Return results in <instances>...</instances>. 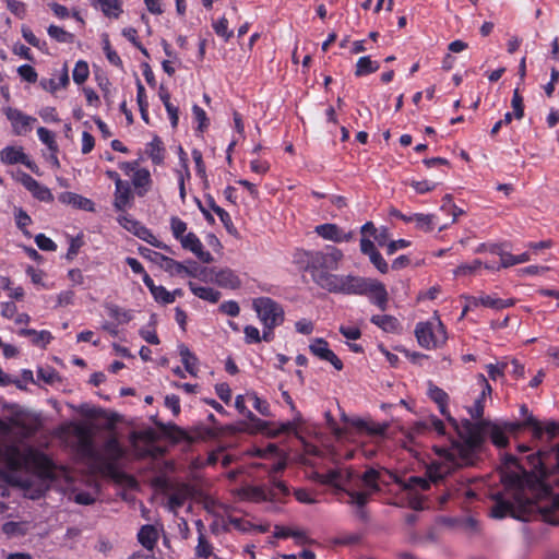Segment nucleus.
I'll use <instances>...</instances> for the list:
<instances>
[{
    "label": "nucleus",
    "mask_w": 559,
    "mask_h": 559,
    "mask_svg": "<svg viewBox=\"0 0 559 559\" xmlns=\"http://www.w3.org/2000/svg\"><path fill=\"white\" fill-rule=\"evenodd\" d=\"M504 492L497 493L491 516L510 515L521 521L540 516L544 522L559 525V498H543L547 490L537 475L526 471L522 459L506 454L501 466Z\"/></svg>",
    "instance_id": "1"
},
{
    "label": "nucleus",
    "mask_w": 559,
    "mask_h": 559,
    "mask_svg": "<svg viewBox=\"0 0 559 559\" xmlns=\"http://www.w3.org/2000/svg\"><path fill=\"white\" fill-rule=\"evenodd\" d=\"M451 423L455 427L462 442L453 443L451 449H441L439 454L444 457V462H432L427 474L429 480L421 477H411L408 487L411 490H427L430 483H438L448 475L454 466L472 465L474 462L475 450L481 445L486 436L498 448H504L509 440L504 429L500 426L488 423H472L468 419L462 420L460 425L452 418Z\"/></svg>",
    "instance_id": "2"
},
{
    "label": "nucleus",
    "mask_w": 559,
    "mask_h": 559,
    "mask_svg": "<svg viewBox=\"0 0 559 559\" xmlns=\"http://www.w3.org/2000/svg\"><path fill=\"white\" fill-rule=\"evenodd\" d=\"M300 255L312 280L321 288L336 294L366 295L379 308L384 309V287L373 278L353 274H333L343 259V252L332 246L320 251H302Z\"/></svg>",
    "instance_id": "3"
},
{
    "label": "nucleus",
    "mask_w": 559,
    "mask_h": 559,
    "mask_svg": "<svg viewBox=\"0 0 559 559\" xmlns=\"http://www.w3.org/2000/svg\"><path fill=\"white\" fill-rule=\"evenodd\" d=\"M379 476L380 473L374 468H369L362 476H358L350 468L338 467L325 474L316 473L313 479L342 489L349 497L347 502L361 509L368 496L379 490L377 483Z\"/></svg>",
    "instance_id": "4"
},
{
    "label": "nucleus",
    "mask_w": 559,
    "mask_h": 559,
    "mask_svg": "<svg viewBox=\"0 0 559 559\" xmlns=\"http://www.w3.org/2000/svg\"><path fill=\"white\" fill-rule=\"evenodd\" d=\"M524 460L540 478L552 477L554 481L559 484V442L549 449L538 450Z\"/></svg>",
    "instance_id": "5"
},
{
    "label": "nucleus",
    "mask_w": 559,
    "mask_h": 559,
    "mask_svg": "<svg viewBox=\"0 0 559 559\" xmlns=\"http://www.w3.org/2000/svg\"><path fill=\"white\" fill-rule=\"evenodd\" d=\"M415 334L419 345L427 349L442 346L448 338L445 328L438 317L431 321L419 322L416 325Z\"/></svg>",
    "instance_id": "6"
},
{
    "label": "nucleus",
    "mask_w": 559,
    "mask_h": 559,
    "mask_svg": "<svg viewBox=\"0 0 559 559\" xmlns=\"http://www.w3.org/2000/svg\"><path fill=\"white\" fill-rule=\"evenodd\" d=\"M253 308L259 319L267 330H273L284 320L281 306L269 297H260L253 300Z\"/></svg>",
    "instance_id": "7"
},
{
    "label": "nucleus",
    "mask_w": 559,
    "mask_h": 559,
    "mask_svg": "<svg viewBox=\"0 0 559 559\" xmlns=\"http://www.w3.org/2000/svg\"><path fill=\"white\" fill-rule=\"evenodd\" d=\"M28 459L16 445L0 444V463L4 464L10 471L21 469Z\"/></svg>",
    "instance_id": "8"
},
{
    "label": "nucleus",
    "mask_w": 559,
    "mask_h": 559,
    "mask_svg": "<svg viewBox=\"0 0 559 559\" xmlns=\"http://www.w3.org/2000/svg\"><path fill=\"white\" fill-rule=\"evenodd\" d=\"M524 425L532 429L533 437L538 440L543 439L544 435L547 436L548 440H552L559 435V427L555 420L542 423L533 415H527Z\"/></svg>",
    "instance_id": "9"
},
{
    "label": "nucleus",
    "mask_w": 559,
    "mask_h": 559,
    "mask_svg": "<svg viewBox=\"0 0 559 559\" xmlns=\"http://www.w3.org/2000/svg\"><path fill=\"white\" fill-rule=\"evenodd\" d=\"M310 352L318 358L329 361L336 370L343 369L341 359L329 348V344L323 338H316L309 345Z\"/></svg>",
    "instance_id": "10"
},
{
    "label": "nucleus",
    "mask_w": 559,
    "mask_h": 559,
    "mask_svg": "<svg viewBox=\"0 0 559 559\" xmlns=\"http://www.w3.org/2000/svg\"><path fill=\"white\" fill-rule=\"evenodd\" d=\"M193 495L194 489L188 484L174 486L168 498L169 510L177 513V510L182 507L188 499L192 498Z\"/></svg>",
    "instance_id": "11"
},
{
    "label": "nucleus",
    "mask_w": 559,
    "mask_h": 559,
    "mask_svg": "<svg viewBox=\"0 0 559 559\" xmlns=\"http://www.w3.org/2000/svg\"><path fill=\"white\" fill-rule=\"evenodd\" d=\"M314 230L320 237L334 242L349 241L354 237L353 231L345 233L335 224L318 225Z\"/></svg>",
    "instance_id": "12"
},
{
    "label": "nucleus",
    "mask_w": 559,
    "mask_h": 559,
    "mask_svg": "<svg viewBox=\"0 0 559 559\" xmlns=\"http://www.w3.org/2000/svg\"><path fill=\"white\" fill-rule=\"evenodd\" d=\"M20 181L33 194V197L39 201H52L53 198L50 190L47 187L40 185L28 174L22 173L20 176Z\"/></svg>",
    "instance_id": "13"
},
{
    "label": "nucleus",
    "mask_w": 559,
    "mask_h": 559,
    "mask_svg": "<svg viewBox=\"0 0 559 559\" xmlns=\"http://www.w3.org/2000/svg\"><path fill=\"white\" fill-rule=\"evenodd\" d=\"M105 461L109 466L115 465L124 455V449L115 436H110L103 447Z\"/></svg>",
    "instance_id": "14"
},
{
    "label": "nucleus",
    "mask_w": 559,
    "mask_h": 559,
    "mask_svg": "<svg viewBox=\"0 0 559 559\" xmlns=\"http://www.w3.org/2000/svg\"><path fill=\"white\" fill-rule=\"evenodd\" d=\"M490 252L498 254L500 257V259H501L500 266H502V267H510L515 264L527 262L531 259L530 254L526 252L519 254V255H513L509 252H504L501 249V245H499V243H492L490 246Z\"/></svg>",
    "instance_id": "15"
},
{
    "label": "nucleus",
    "mask_w": 559,
    "mask_h": 559,
    "mask_svg": "<svg viewBox=\"0 0 559 559\" xmlns=\"http://www.w3.org/2000/svg\"><path fill=\"white\" fill-rule=\"evenodd\" d=\"M58 200L63 203L71 205L75 209H81L84 211H94V203L80 194L73 192H62L59 194Z\"/></svg>",
    "instance_id": "16"
},
{
    "label": "nucleus",
    "mask_w": 559,
    "mask_h": 559,
    "mask_svg": "<svg viewBox=\"0 0 559 559\" xmlns=\"http://www.w3.org/2000/svg\"><path fill=\"white\" fill-rule=\"evenodd\" d=\"M211 283H215L222 287L235 289L240 286L238 276L229 269L216 270Z\"/></svg>",
    "instance_id": "17"
},
{
    "label": "nucleus",
    "mask_w": 559,
    "mask_h": 559,
    "mask_svg": "<svg viewBox=\"0 0 559 559\" xmlns=\"http://www.w3.org/2000/svg\"><path fill=\"white\" fill-rule=\"evenodd\" d=\"M235 407L238 409L239 413H241L250 423L251 428L257 431H263L267 423L259 419L254 414H252L245 404V396L243 395H237L235 400Z\"/></svg>",
    "instance_id": "18"
},
{
    "label": "nucleus",
    "mask_w": 559,
    "mask_h": 559,
    "mask_svg": "<svg viewBox=\"0 0 559 559\" xmlns=\"http://www.w3.org/2000/svg\"><path fill=\"white\" fill-rule=\"evenodd\" d=\"M373 238L368 237H361L360 239V251L364 254L369 255V259L371 263L380 271L384 272L383 264H382V257L379 251H377Z\"/></svg>",
    "instance_id": "19"
},
{
    "label": "nucleus",
    "mask_w": 559,
    "mask_h": 559,
    "mask_svg": "<svg viewBox=\"0 0 559 559\" xmlns=\"http://www.w3.org/2000/svg\"><path fill=\"white\" fill-rule=\"evenodd\" d=\"M471 304L474 305V307L481 305L492 309H503L513 306L514 299H500L485 295L479 297H471Z\"/></svg>",
    "instance_id": "20"
},
{
    "label": "nucleus",
    "mask_w": 559,
    "mask_h": 559,
    "mask_svg": "<svg viewBox=\"0 0 559 559\" xmlns=\"http://www.w3.org/2000/svg\"><path fill=\"white\" fill-rule=\"evenodd\" d=\"M401 219L404 222H414L417 229L423 231H430L433 228L435 215L417 213L414 215H401Z\"/></svg>",
    "instance_id": "21"
},
{
    "label": "nucleus",
    "mask_w": 559,
    "mask_h": 559,
    "mask_svg": "<svg viewBox=\"0 0 559 559\" xmlns=\"http://www.w3.org/2000/svg\"><path fill=\"white\" fill-rule=\"evenodd\" d=\"M132 200V191L129 183L126 181L120 186L116 187L114 206L118 211H123L130 205Z\"/></svg>",
    "instance_id": "22"
},
{
    "label": "nucleus",
    "mask_w": 559,
    "mask_h": 559,
    "mask_svg": "<svg viewBox=\"0 0 559 559\" xmlns=\"http://www.w3.org/2000/svg\"><path fill=\"white\" fill-rule=\"evenodd\" d=\"M138 539L143 547L152 550L158 539L157 530L153 525H144L138 534Z\"/></svg>",
    "instance_id": "23"
},
{
    "label": "nucleus",
    "mask_w": 559,
    "mask_h": 559,
    "mask_svg": "<svg viewBox=\"0 0 559 559\" xmlns=\"http://www.w3.org/2000/svg\"><path fill=\"white\" fill-rule=\"evenodd\" d=\"M69 84V74L68 69L64 67L58 78V81L56 79H43L40 81L41 87L50 93H55L58 88H64Z\"/></svg>",
    "instance_id": "24"
},
{
    "label": "nucleus",
    "mask_w": 559,
    "mask_h": 559,
    "mask_svg": "<svg viewBox=\"0 0 559 559\" xmlns=\"http://www.w3.org/2000/svg\"><path fill=\"white\" fill-rule=\"evenodd\" d=\"M270 483L272 488L269 490L271 501H282V498L289 496L290 491L288 486L276 478L273 474H270Z\"/></svg>",
    "instance_id": "25"
},
{
    "label": "nucleus",
    "mask_w": 559,
    "mask_h": 559,
    "mask_svg": "<svg viewBox=\"0 0 559 559\" xmlns=\"http://www.w3.org/2000/svg\"><path fill=\"white\" fill-rule=\"evenodd\" d=\"M189 287L195 296L215 304L221 298V293L211 287L198 286L192 282L189 283Z\"/></svg>",
    "instance_id": "26"
},
{
    "label": "nucleus",
    "mask_w": 559,
    "mask_h": 559,
    "mask_svg": "<svg viewBox=\"0 0 559 559\" xmlns=\"http://www.w3.org/2000/svg\"><path fill=\"white\" fill-rule=\"evenodd\" d=\"M24 156L21 147L7 146L0 152L1 162L8 165L21 163Z\"/></svg>",
    "instance_id": "27"
},
{
    "label": "nucleus",
    "mask_w": 559,
    "mask_h": 559,
    "mask_svg": "<svg viewBox=\"0 0 559 559\" xmlns=\"http://www.w3.org/2000/svg\"><path fill=\"white\" fill-rule=\"evenodd\" d=\"M179 354L181 356V361L185 365L186 370L191 376L195 377L197 376L195 366H197V362H198V358L183 344L179 345Z\"/></svg>",
    "instance_id": "28"
},
{
    "label": "nucleus",
    "mask_w": 559,
    "mask_h": 559,
    "mask_svg": "<svg viewBox=\"0 0 559 559\" xmlns=\"http://www.w3.org/2000/svg\"><path fill=\"white\" fill-rule=\"evenodd\" d=\"M380 69V63L370 59V57H361L356 64L355 74L357 76L367 75Z\"/></svg>",
    "instance_id": "29"
},
{
    "label": "nucleus",
    "mask_w": 559,
    "mask_h": 559,
    "mask_svg": "<svg viewBox=\"0 0 559 559\" xmlns=\"http://www.w3.org/2000/svg\"><path fill=\"white\" fill-rule=\"evenodd\" d=\"M76 432H78V436L80 439V447H81L82 452L84 454L93 457L95 455V449L93 445V440H92L91 433L82 427H78Z\"/></svg>",
    "instance_id": "30"
},
{
    "label": "nucleus",
    "mask_w": 559,
    "mask_h": 559,
    "mask_svg": "<svg viewBox=\"0 0 559 559\" xmlns=\"http://www.w3.org/2000/svg\"><path fill=\"white\" fill-rule=\"evenodd\" d=\"M122 0H99V5L103 13L108 17H118L122 12L121 10Z\"/></svg>",
    "instance_id": "31"
},
{
    "label": "nucleus",
    "mask_w": 559,
    "mask_h": 559,
    "mask_svg": "<svg viewBox=\"0 0 559 559\" xmlns=\"http://www.w3.org/2000/svg\"><path fill=\"white\" fill-rule=\"evenodd\" d=\"M274 536L277 538L294 537L297 543L302 544L308 539L302 531L292 530L285 526H275Z\"/></svg>",
    "instance_id": "32"
},
{
    "label": "nucleus",
    "mask_w": 559,
    "mask_h": 559,
    "mask_svg": "<svg viewBox=\"0 0 559 559\" xmlns=\"http://www.w3.org/2000/svg\"><path fill=\"white\" fill-rule=\"evenodd\" d=\"M350 425L356 427L358 430L367 431L370 435H382L384 431V426L376 425L371 421L359 418L350 420Z\"/></svg>",
    "instance_id": "33"
},
{
    "label": "nucleus",
    "mask_w": 559,
    "mask_h": 559,
    "mask_svg": "<svg viewBox=\"0 0 559 559\" xmlns=\"http://www.w3.org/2000/svg\"><path fill=\"white\" fill-rule=\"evenodd\" d=\"M19 333L22 336L32 337V342L35 345H40V344L46 345L47 343H49V341L51 338L50 333L47 331L37 332L36 330H32V329H22V330H20Z\"/></svg>",
    "instance_id": "34"
},
{
    "label": "nucleus",
    "mask_w": 559,
    "mask_h": 559,
    "mask_svg": "<svg viewBox=\"0 0 559 559\" xmlns=\"http://www.w3.org/2000/svg\"><path fill=\"white\" fill-rule=\"evenodd\" d=\"M29 456H32L34 463L38 466V468L40 469L41 474L46 477H52V463L51 461L43 455V454H38V453H29Z\"/></svg>",
    "instance_id": "35"
},
{
    "label": "nucleus",
    "mask_w": 559,
    "mask_h": 559,
    "mask_svg": "<svg viewBox=\"0 0 559 559\" xmlns=\"http://www.w3.org/2000/svg\"><path fill=\"white\" fill-rule=\"evenodd\" d=\"M48 34L51 38L58 43L71 44L74 40V35L67 32L62 27L50 25L48 27Z\"/></svg>",
    "instance_id": "36"
},
{
    "label": "nucleus",
    "mask_w": 559,
    "mask_h": 559,
    "mask_svg": "<svg viewBox=\"0 0 559 559\" xmlns=\"http://www.w3.org/2000/svg\"><path fill=\"white\" fill-rule=\"evenodd\" d=\"M159 267L170 275L181 274L183 270H186V265L164 255L163 261L159 264Z\"/></svg>",
    "instance_id": "37"
},
{
    "label": "nucleus",
    "mask_w": 559,
    "mask_h": 559,
    "mask_svg": "<svg viewBox=\"0 0 559 559\" xmlns=\"http://www.w3.org/2000/svg\"><path fill=\"white\" fill-rule=\"evenodd\" d=\"M13 427H21L24 430V435L28 436L32 435L35 431V427L23 425L19 418H14L11 420V423H5L3 420H0V431L3 433H10Z\"/></svg>",
    "instance_id": "38"
},
{
    "label": "nucleus",
    "mask_w": 559,
    "mask_h": 559,
    "mask_svg": "<svg viewBox=\"0 0 559 559\" xmlns=\"http://www.w3.org/2000/svg\"><path fill=\"white\" fill-rule=\"evenodd\" d=\"M136 90H138L136 100H138V105L140 108L141 117L145 122H148V115H147L148 104L146 102L145 88L139 80L136 82Z\"/></svg>",
    "instance_id": "39"
},
{
    "label": "nucleus",
    "mask_w": 559,
    "mask_h": 559,
    "mask_svg": "<svg viewBox=\"0 0 559 559\" xmlns=\"http://www.w3.org/2000/svg\"><path fill=\"white\" fill-rule=\"evenodd\" d=\"M243 497L252 501L270 500L269 490L263 487H249L245 489Z\"/></svg>",
    "instance_id": "40"
},
{
    "label": "nucleus",
    "mask_w": 559,
    "mask_h": 559,
    "mask_svg": "<svg viewBox=\"0 0 559 559\" xmlns=\"http://www.w3.org/2000/svg\"><path fill=\"white\" fill-rule=\"evenodd\" d=\"M7 115L8 118L13 122V124H20L23 128H27L31 124V122L35 121L34 118L25 116L16 109H9Z\"/></svg>",
    "instance_id": "41"
},
{
    "label": "nucleus",
    "mask_w": 559,
    "mask_h": 559,
    "mask_svg": "<svg viewBox=\"0 0 559 559\" xmlns=\"http://www.w3.org/2000/svg\"><path fill=\"white\" fill-rule=\"evenodd\" d=\"M108 314L116 319L118 323H127L131 320L132 316L129 311L121 309L116 305H108L106 307Z\"/></svg>",
    "instance_id": "42"
},
{
    "label": "nucleus",
    "mask_w": 559,
    "mask_h": 559,
    "mask_svg": "<svg viewBox=\"0 0 559 559\" xmlns=\"http://www.w3.org/2000/svg\"><path fill=\"white\" fill-rule=\"evenodd\" d=\"M135 236L156 248H164V243L157 240V238L151 233V230L147 229L142 224L138 228Z\"/></svg>",
    "instance_id": "43"
},
{
    "label": "nucleus",
    "mask_w": 559,
    "mask_h": 559,
    "mask_svg": "<svg viewBox=\"0 0 559 559\" xmlns=\"http://www.w3.org/2000/svg\"><path fill=\"white\" fill-rule=\"evenodd\" d=\"M182 248L195 253L203 245L193 233H188L181 240H179Z\"/></svg>",
    "instance_id": "44"
},
{
    "label": "nucleus",
    "mask_w": 559,
    "mask_h": 559,
    "mask_svg": "<svg viewBox=\"0 0 559 559\" xmlns=\"http://www.w3.org/2000/svg\"><path fill=\"white\" fill-rule=\"evenodd\" d=\"M215 33L221 36L225 41H228L233 37V31L228 29V21L226 17H222L213 23Z\"/></svg>",
    "instance_id": "45"
},
{
    "label": "nucleus",
    "mask_w": 559,
    "mask_h": 559,
    "mask_svg": "<svg viewBox=\"0 0 559 559\" xmlns=\"http://www.w3.org/2000/svg\"><path fill=\"white\" fill-rule=\"evenodd\" d=\"M481 266H483V263L480 260H474L472 263H464V264L459 265L453 271V273L455 276H465V275L473 274Z\"/></svg>",
    "instance_id": "46"
},
{
    "label": "nucleus",
    "mask_w": 559,
    "mask_h": 559,
    "mask_svg": "<svg viewBox=\"0 0 559 559\" xmlns=\"http://www.w3.org/2000/svg\"><path fill=\"white\" fill-rule=\"evenodd\" d=\"M90 73L88 66L85 61H78L73 69V80L76 84L85 82Z\"/></svg>",
    "instance_id": "47"
},
{
    "label": "nucleus",
    "mask_w": 559,
    "mask_h": 559,
    "mask_svg": "<svg viewBox=\"0 0 559 559\" xmlns=\"http://www.w3.org/2000/svg\"><path fill=\"white\" fill-rule=\"evenodd\" d=\"M511 106L513 108L514 117L519 120L522 119L524 116V105L523 97L521 96L518 87L513 91Z\"/></svg>",
    "instance_id": "48"
},
{
    "label": "nucleus",
    "mask_w": 559,
    "mask_h": 559,
    "mask_svg": "<svg viewBox=\"0 0 559 559\" xmlns=\"http://www.w3.org/2000/svg\"><path fill=\"white\" fill-rule=\"evenodd\" d=\"M195 554L198 557L209 558L212 555V545L207 542L204 534H200L198 537V545L195 547Z\"/></svg>",
    "instance_id": "49"
},
{
    "label": "nucleus",
    "mask_w": 559,
    "mask_h": 559,
    "mask_svg": "<svg viewBox=\"0 0 559 559\" xmlns=\"http://www.w3.org/2000/svg\"><path fill=\"white\" fill-rule=\"evenodd\" d=\"M37 134L39 140L45 143L51 152H57V143L52 132L44 127H40L37 129Z\"/></svg>",
    "instance_id": "50"
},
{
    "label": "nucleus",
    "mask_w": 559,
    "mask_h": 559,
    "mask_svg": "<svg viewBox=\"0 0 559 559\" xmlns=\"http://www.w3.org/2000/svg\"><path fill=\"white\" fill-rule=\"evenodd\" d=\"M156 436L155 432L151 429L143 430V431H133L130 435V442L135 448L138 441L143 440L145 442H153L155 440Z\"/></svg>",
    "instance_id": "51"
},
{
    "label": "nucleus",
    "mask_w": 559,
    "mask_h": 559,
    "mask_svg": "<svg viewBox=\"0 0 559 559\" xmlns=\"http://www.w3.org/2000/svg\"><path fill=\"white\" fill-rule=\"evenodd\" d=\"M428 394H429L430 399L432 401H435L443 411V406L448 399L447 393L442 389L430 383Z\"/></svg>",
    "instance_id": "52"
},
{
    "label": "nucleus",
    "mask_w": 559,
    "mask_h": 559,
    "mask_svg": "<svg viewBox=\"0 0 559 559\" xmlns=\"http://www.w3.org/2000/svg\"><path fill=\"white\" fill-rule=\"evenodd\" d=\"M170 228L176 239L181 240L186 236L187 224L179 217L174 216L170 218Z\"/></svg>",
    "instance_id": "53"
},
{
    "label": "nucleus",
    "mask_w": 559,
    "mask_h": 559,
    "mask_svg": "<svg viewBox=\"0 0 559 559\" xmlns=\"http://www.w3.org/2000/svg\"><path fill=\"white\" fill-rule=\"evenodd\" d=\"M150 181H151V176H150L148 170H146V169H138V170L134 171L133 185L136 188L146 187V186H148Z\"/></svg>",
    "instance_id": "54"
},
{
    "label": "nucleus",
    "mask_w": 559,
    "mask_h": 559,
    "mask_svg": "<svg viewBox=\"0 0 559 559\" xmlns=\"http://www.w3.org/2000/svg\"><path fill=\"white\" fill-rule=\"evenodd\" d=\"M429 431L428 418L426 420L416 421L409 429L408 437L414 440L416 437Z\"/></svg>",
    "instance_id": "55"
},
{
    "label": "nucleus",
    "mask_w": 559,
    "mask_h": 559,
    "mask_svg": "<svg viewBox=\"0 0 559 559\" xmlns=\"http://www.w3.org/2000/svg\"><path fill=\"white\" fill-rule=\"evenodd\" d=\"M103 43H104V50H105L106 57L109 60V62L115 64V66H120L121 64V59L118 56V53L115 50L111 49L110 43H109V39H108L107 35L103 36Z\"/></svg>",
    "instance_id": "56"
},
{
    "label": "nucleus",
    "mask_w": 559,
    "mask_h": 559,
    "mask_svg": "<svg viewBox=\"0 0 559 559\" xmlns=\"http://www.w3.org/2000/svg\"><path fill=\"white\" fill-rule=\"evenodd\" d=\"M192 111H193L195 120L199 122L198 129L201 132H203L209 127V118L206 116V112L198 105H194L192 107Z\"/></svg>",
    "instance_id": "57"
},
{
    "label": "nucleus",
    "mask_w": 559,
    "mask_h": 559,
    "mask_svg": "<svg viewBox=\"0 0 559 559\" xmlns=\"http://www.w3.org/2000/svg\"><path fill=\"white\" fill-rule=\"evenodd\" d=\"M154 298L163 304H171L174 302V294H170L164 286H158V288H154L153 290Z\"/></svg>",
    "instance_id": "58"
},
{
    "label": "nucleus",
    "mask_w": 559,
    "mask_h": 559,
    "mask_svg": "<svg viewBox=\"0 0 559 559\" xmlns=\"http://www.w3.org/2000/svg\"><path fill=\"white\" fill-rule=\"evenodd\" d=\"M37 377L49 384L59 380L58 373L51 368H39L37 370Z\"/></svg>",
    "instance_id": "59"
},
{
    "label": "nucleus",
    "mask_w": 559,
    "mask_h": 559,
    "mask_svg": "<svg viewBox=\"0 0 559 559\" xmlns=\"http://www.w3.org/2000/svg\"><path fill=\"white\" fill-rule=\"evenodd\" d=\"M118 222L120 223V225L123 228H126L127 230H129L130 233H132L134 235L141 225L140 222H138V221L133 219L132 217L124 215V214H122L118 217Z\"/></svg>",
    "instance_id": "60"
},
{
    "label": "nucleus",
    "mask_w": 559,
    "mask_h": 559,
    "mask_svg": "<svg viewBox=\"0 0 559 559\" xmlns=\"http://www.w3.org/2000/svg\"><path fill=\"white\" fill-rule=\"evenodd\" d=\"M253 402V407L263 416H271L270 405L266 401L261 400L255 394H249Z\"/></svg>",
    "instance_id": "61"
},
{
    "label": "nucleus",
    "mask_w": 559,
    "mask_h": 559,
    "mask_svg": "<svg viewBox=\"0 0 559 559\" xmlns=\"http://www.w3.org/2000/svg\"><path fill=\"white\" fill-rule=\"evenodd\" d=\"M35 242L39 249L45 251H55L57 246L56 243L44 234H39L35 237Z\"/></svg>",
    "instance_id": "62"
},
{
    "label": "nucleus",
    "mask_w": 559,
    "mask_h": 559,
    "mask_svg": "<svg viewBox=\"0 0 559 559\" xmlns=\"http://www.w3.org/2000/svg\"><path fill=\"white\" fill-rule=\"evenodd\" d=\"M19 74L27 82L34 83L37 81V73L35 69L28 64H23L17 69Z\"/></svg>",
    "instance_id": "63"
},
{
    "label": "nucleus",
    "mask_w": 559,
    "mask_h": 559,
    "mask_svg": "<svg viewBox=\"0 0 559 559\" xmlns=\"http://www.w3.org/2000/svg\"><path fill=\"white\" fill-rule=\"evenodd\" d=\"M219 310L227 316L237 317L239 314L240 308L236 301H225L219 306Z\"/></svg>",
    "instance_id": "64"
}]
</instances>
